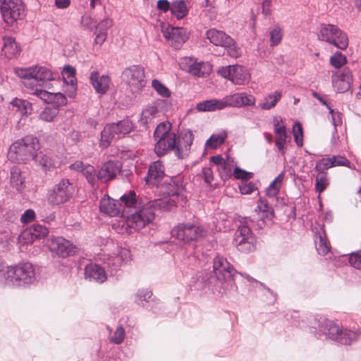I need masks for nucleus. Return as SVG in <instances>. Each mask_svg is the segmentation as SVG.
Masks as SVG:
<instances>
[{
  "label": "nucleus",
  "instance_id": "nucleus-52",
  "mask_svg": "<svg viewBox=\"0 0 361 361\" xmlns=\"http://www.w3.org/2000/svg\"><path fill=\"white\" fill-rule=\"evenodd\" d=\"M331 161L334 164L335 166H347L351 169V163L350 161L343 156L341 155H334L330 157Z\"/></svg>",
  "mask_w": 361,
  "mask_h": 361
},
{
  "label": "nucleus",
  "instance_id": "nucleus-29",
  "mask_svg": "<svg viewBox=\"0 0 361 361\" xmlns=\"http://www.w3.org/2000/svg\"><path fill=\"white\" fill-rule=\"evenodd\" d=\"M314 242L317 251L320 255H325L330 251V245L327 240L324 225L315 231Z\"/></svg>",
  "mask_w": 361,
  "mask_h": 361
},
{
  "label": "nucleus",
  "instance_id": "nucleus-41",
  "mask_svg": "<svg viewBox=\"0 0 361 361\" xmlns=\"http://www.w3.org/2000/svg\"><path fill=\"white\" fill-rule=\"evenodd\" d=\"M152 87L160 97L169 98L171 95L170 90L158 79L152 80Z\"/></svg>",
  "mask_w": 361,
  "mask_h": 361
},
{
  "label": "nucleus",
  "instance_id": "nucleus-15",
  "mask_svg": "<svg viewBox=\"0 0 361 361\" xmlns=\"http://www.w3.org/2000/svg\"><path fill=\"white\" fill-rule=\"evenodd\" d=\"M217 73L221 77L238 85L245 84L250 79V75L247 70L238 64L221 67L218 69Z\"/></svg>",
  "mask_w": 361,
  "mask_h": 361
},
{
  "label": "nucleus",
  "instance_id": "nucleus-5",
  "mask_svg": "<svg viewBox=\"0 0 361 361\" xmlns=\"http://www.w3.org/2000/svg\"><path fill=\"white\" fill-rule=\"evenodd\" d=\"M193 140L194 135L190 130L182 131L178 137L169 135L166 138L156 140L154 152L161 157L173 151L178 159H183L189 156Z\"/></svg>",
  "mask_w": 361,
  "mask_h": 361
},
{
  "label": "nucleus",
  "instance_id": "nucleus-17",
  "mask_svg": "<svg viewBox=\"0 0 361 361\" xmlns=\"http://www.w3.org/2000/svg\"><path fill=\"white\" fill-rule=\"evenodd\" d=\"M21 0H2L0 5V11L4 22L13 25L17 20L20 19Z\"/></svg>",
  "mask_w": 361,
  "mask_h": 361
},
{
  "label": "nucleus",
  "instance_id": "nucleus-25",
  "mask_svg": "<svg viewBox=\"0 0 361 361\" xmlns=\"http://www.w3.org/2000/svg\"><path fill=\"white\" fill-rule=\"evenodd\" d=\"M121 164L114 161L105 162L97 172V179L102 183H106L114 179L121 171Z\"/></svg>",
  "mask_w": 361,
  "mask_h": 361
},
{
  "label": "nucleus",
  "instance_id": "nucleus-3",
  "mask_svg": "<svg viewBox=\"0 0 361 361\" xmlns=\"http://www.w3.org/2000/svg\"><path fill=\"white\" fill-rule=\"evenodd\" d=\"M126 206V224L129 228L139 231L150 224L155 218L159 207L152 200L146 197H137L135 191L130 190L121 197Z\"/></svg>",
  "mask_w": 361,
  "mask_h": 361
},
{
  "label": "nucleus",
  "instance_id": "nucleus-59",
  "mask_svg": "<svg viewBox=\"0 0 361 361\" xmlns=\"http://www.w3.org/2000/svg\"><path fill=\"white\" fill-rule=\"evenodd\" d=\"M50 103L54 104L56 106H63L67 103V99L65 95L61 92L53 93L52 99Z\"/></svg>",
  "mask_w": 361,
  "mask_h": 361
},
{
  "label": "nucleus",
  "instance_id": "nucleus-23",
  "mask_svg": "<svg viewBox=\"0 0 361 361\" xmlns=\"http://www.w3.org/2000/svg\"><path fill=\"white\" fill-rule=\"evenodd\" d=\"M69 168L72 170L80 172L85 177L92 188H94L97 187V182L99 181V180L97 179V173L93 166L84 164L80 161H76L71 164Z\"/></svg>",
  "mask_w": 361,
  "mask_h": 361
},
{
  "label": "nucleus",
  "instance_id": "nucleus-31",
  "mask_svg": "<svg viewBox=\"0 0 361 361\" xmlns=\"http://www.w3.org/2000/svg\"><path fill=\"white\" fill-rule=\"evenodd\" d=\"M106 256L116 273L120 269L122 264L130 261L131 257L130 250L126 248H121L118 255Z\"/></svg>",
  "mask_w": 361,
  "mask_h": 361
},
{
  "label": "nucleus",
  "instance_id": "nucleus-40",
  "mask_svg": "<svg viewBox=\"0 0 361 361\" xmlns=\"http://www.w3.org/2000/svg\"><path fill=\"white\" fill-rule=\"evenodd\" d=\"M11 182L13 188L21 192L23 189V177L21 171L17 167H13L11 171Z\"/></svg>",
  "mask_w": 361,
  "mask_h": 361
},
{
  "label": "nucleus",
  "instance_id": "nucleus-42",
  "mask_svg": "<svg viewBox=\"0 0 361 361\" xmlns=\"http://www.w3.org/2000/svg\"><path fill=\"white\" fill-rule=\"evenodd\" d=\"M188 63V72L194 76L201 77L204 75L202 67L204 66L203 62L194 61L192 58L185 59Z\"/></svg>",
  "mask_w": 361,
  "mask_h": 361
},
{
  "label": "nucleus",
  "instance_id": "nucleus-62",
  "mask_svg": "<svg viewBox=\"0 0 361 361\" xmlns=\"http://www.w3.org/2000/svg\"><path fill=\"white\" fill-rule=\"evenodd\" d=\"M202 173L204 182L207 184H210L214 179L213 171L212 169L209 167H204L202 170Z\"/></svg>",
  "mask_w": 361,
  "mask_h": 361
},
{
  "label": "nucleus",
  "instance_id": "nucleus-37",
  "mask_svg": "<svg viewBox=\"0 0 361 361\" xmlns=\"http://www.w3.org/2000/svg\"><path fill=\"white\" fill-rule=\"evenodd\" d=\"M170 11L173 16L180 20L188 15V9L184 0H175L171 3Z\"/></svg>",
  "mask_w": 361,
  "mask_h": 361
},
{
  "label": "nucleus",
  "instance_id": "nucleus-57",
  "mask_svg": "<svg viewBox=\"0 0 361 361\" xmlns=\"http://www.w3.org/2000/svg\"><path fill=\"white\" fill-rule=\"evenodd\" d=\"M255 104V97L246 92H241L240 107L245 106H254Z\"/></svg>",
  "mask_w": 361,
  "mask_h": 361
},
{
  "label": "nucleus",
  "instance_id": "nucleus-39",
  "mask_svg": "<svg viewBox=\"0 0 361 361\" xmlns=\"http://www.w3.org/2000/svg\"><path fill=\"white\" fill-rule=\"evenodd\" d=\"M227 137V133L225 130L217 134H213L206 141L205 145L208 147L215 149L221 145Z\"/></svg>",
  "mask_w": 361,
  "mask_h": 361
},
{
  "label": "nucleus",
  "instance_id": "nucleus-13",
  "mask_svg": "<svg viewBox=\"0 0 361 361\" xmlns=\"http://www.w3.org/2000/svg\"><path fill=\"white\" fill-rule=\"evenodd\" d=\"M73 193V184L69 179L63 178L48 191L47 200L51 204L60 205L68 202Z\"/></svg>",
  "mask_w": 361,
  "mask_h": 361
},
{
  "label": "nucleus",
  "instance_id": "nucleus-27",
  "mask_svg": "<svg viewBox=\"0 0 361 361\" xmlns=\"http://www.w3.org/2000/svg\"><path fill=\"white\" fill-rule=\"evenodd\" d=\"M90 80L97 93L104 94L109 89L111 79L107 75H100L97 71H94L90 73Z\"/></svg>",
  "mask_w": 361,
  "mask_h": 361
},
{
  "label": "nucleus",
  "instance_id": "nucleus-10",
  "mask_svg": "<svg viewBox=\"0 0 361 361\" xmlns=\"http://www.w3.org/2000/svg\"><path fill=\"white\" fill-rule=\"evenodd\" d=\"M115 274L106 255H101L96 262H90L85 267V279L99 283L106 281L109 275L113 276Z\"/></svg>",
  "mask_w": 361,
  "mask_h": 361
},
{
  "label": "nucleus",
  "instance_id": "nucleus-19",
  "mask_svg": "<svg viewBox=\"0 0 361 361\" xmlns=\"http://www.w3.org/2000/svg\"><path fill=\"white\" fill-rule=\"evenodd\" d=\"M145 69L140 65H133L122 73L123 80L130 86L142 89L145 86Z\"/></svg>",
  "mask_w": 361,
  "mask_h": 361
},
{
  "label": "nucleus",
  "instance_id": "nucleus-50",
  "mask_svg": "<svg viewBox=\"0 0 361 361\" xmlns=\"http://www.w3.org/2000/svg\"><path fill=\"white\" fill-rule=\"evenodd\" d=\"M332 167H334V164L331 161L330 157L322 158L317 161L315 165V170L319 173H326V170H328Z\"/></svg>",
  "mask_w": 361,
  "mask_h": 361
},
{
  "label": "nucleus",
  "instance_id": "nucleus-6",
  "mask_svg": "<svg viewBox=\"0 0 361 361\" xmlns=\"http://www.w3.org/2000/svg\"><path fill=\"white\" fill-rule=\"evenodd\" d=\"M56 77V74L44 66H35L24 68V86L27 87L28 85L36 82L35 88L31 87L33 92L30 94L36 95L46 103L51 102L53 93L39 88V87H42L45 82L54 80Z\"/></svg>",
  "mask_w": 361,
  "mask_h": 361
},
{
  "label": "nucleus",
  "instance_id": "nucleus-32",
  "mask_svg": "<svg viewBox=\"0 0 361 361\" xmlns=\"http://www.w3.org/2000/svg\"><path fill=\"white\" fill-rule=\"evenodd\" d=\"M196 109L198 111H215L225 109L224 99H211L199 102Z\"/></svg>",
  "mask_w": 361,
  "mask_h": 361
},
{
  "label": "nucleus",
  "instance_id": "nucleus-38",
  "mask_svg": "<svg viewBox=\"0 0 361 361\" xmlns=\"http://www.w3.org/2000/svg\"><path fill=\"white\" fill-rule=\"evenodd\" d=\"M281 97L282 94L279 91L270 93L264 98L262 102L259 104V107L262 110H269L276 105Z\"/></svg>",
  "mask_w": 361,
  "mask_h": 361
},
{
  "label": "nucleus",
  "instance_id": "nucleus-60",
  "mask_svg": "<svg viewBox=\"0 0 361 361\" xmlns=\"http://www.w3.org/2000/svg\"><path fill=\"white\" fill-rule=\"evenodd\" d=\"M239 190L243 195H250L257 190V188L252 183H242L239 185Z\"/></svg>",
  "mask_w": 361,
  "mask_h": 361
},
{
  "label": "nucleus",
  "instance_id": "nucleus-35",
  "mask_svg": "<svg viewBox=\"0 0 361 361\" xmlns=\"http://www.w3.org/2000/svg\"><path fill=\"white\" fill-rule=\"evenodd\" d=\"M255 211L259 215H262L263 218H266L267 220H271L274 216V209L266 199L260 198L258 200Z\"/></svg>",
  "mask_w": 361,
  "mask_h": 361
},
{
  "label": "nucleus",
  "instance_id": "nucleus-64",
  "mask_svg": "<svg viewBox=\"0 0 361 361\" xmlns=\"http://www.w3.org/2000/svg\"><path fill=\"white\" fill-rule=\"evenodd\" d=\"M62 74L64 78L75 77L76 70L71 65H66L63 68Z\"/></svg>",
  "mask_w": 361,
  "mask_h": 361
},
{
  "label": "nucleus",
  "instance_id": "nucleus-58",
  "mask_svg": "<svg viewBox=\"0 0 361 361\" xmlns=\"http://www.w3.org/2000/svg\"><path fill=\"white\" fill-rule=\"evenodd\" d=\"M112 25V20L109 18H105L97 23L96 25V31H104L107 33L108 29H109Z\"/></svg>",
  "mask_w": 361,
  "mask_h": 361
},
{
  "label": "nucleus",
  "instance_id": "nucleus-56",
  "mask_svg": "<svg viewBox=\"0 0 361 361\" xmlns=\"http://www.w3.org/2000/svg\"><path fill=\"white\" fill-rule=\"evenodd\" d=\"M329 114L331 115L334 133H336L337 127L342 124V114L339 111H334L333 109H330Z\"/></svg>",
  "mask_w": 361,
  "mask_h": 361
},
{
  "label": "nucleus",
  "instance_id": "nucleus-22",
  "mask_svg": "<svg viewBox=\"0 0 361 361\" xmlns=\"http://www.w3.org/2000/svg\"><path fill=\"white\" fill-rule=\"evenodd\" d=\"M165 176V168L161 161L152 163L148 169L147 175L145 178V182L149 185H156L161 183V180Z\"/></svg>",
  "mask_w": 361,
  "mask_h": 361
},
{
  "label": "nucleus",
  "instance_id": "nucleus-12",
  "mask_svg": "<svg viewBox=\"0 0 361 361\" xmlns=\"http://www.w3.org/2000/svg\"><path fill=\"white\" fill-rule=\"evenodd\" d=\"M207 38L215 46L224 47L228 56L238 58L241 55V49L235 42L225 32L216 29L208 30Z\"/></svg>",
  "mask_w": 361,
  "mask_h": 361
},
{
  "label": "nucleus",
  "instance_id": "nucleus-18",
  "mask_svg": "<svg viewBox=\"0 0 361 361\" xmlns=\"http://www.w3.org/2000/svg\"><path fill=\"white\" fill-rule=\"evenodd\" d=\"M50 251L60 257L66 258L75 254L78 248L63 237H54L49 241Z\"/></svg>",
  "mask_w": 361,
  "mask_h": 361
},
{
  "label": "nucleus",
  "instance_id": "nucleus-44",
  "mask_svg": "<svg viewBox=\"0 0 361 361\" xmlns=\"http://www.w3.org/2000/svg\"><path fill=\"white\" fill-rule=\"evenodd\" d=\"M35 268L30 262H24V284H30L35 281Z\"/></svg>",
  "mask_w": 361,
  "mask_h": 361
},
{
  "label": "nucleus",
  "instance_id": "nucleus-28",
  "mask_svg": "<svg viewBox=\"0 0 361 361\" xmlns=\"http://www.w3.org/2000/svg\"><path fill=\"white\" fill-rule=\"evenodd\" d=\"M135 302L146 310L153 311L155 313L156 311L152 306L151 307L150 304H159L157 300L152 298V292L148 288H140L137 290L135 294Z\"/></svg>",
  "mask_w": 361,
  "mask_h": 361
},
{
  "label": "nucleus",
  "instance_id": "nucleus-1",
  "mask_svg": "<svg viewBox=\"0 0 361 361\" xmlns=\"http://www.w3.org/2000/svg\"><path fill=\"white\" fill-rule=\"evenodd\" d=\"M213 269L201 278L202 286L213 293L228 298L236 297L238 288L235 282L236 274L241 276L224 256L217 255L213 259Z\"/></svg>",
  "mask_w": 361,
  "mask_h": 361
},
{
  "label": "nucleus",
  "instance_id": "nucleus-21",
  "mask_svg": "<svg viewBox=\"0 0 361 361\" xmlns=\"http://www.w3.org/2000/svg\"><path fill=\"white\" fill-rule=\"evenodd\" d=\"M164 35L175 49H179L188 39L187 30L182 27H169L166 28Z\"/></svg>",
  "mask_w": 361,
  "mask_h": 361
},
{
  "label": "nucleus",
  "instance_id": "nucleus-33",
  "mask_svg": "<svg viewBox=\"0 0 361 361\" xmlns=\"http://www.w3.org/2000/svg\"><path fill=\"white\" fill-rule=\"evenodd\" d=\"M159 114L157 106L155 104H149L143 109L139 122L142 126H147Z\"/></svg>",
  "mask_w": 361,
  "mask_h": 361
},
{
  "label": "nucleus",
  "instance_id": "nucleus-30",
  "mask_svg": "<svg viewBox=\"0 0 361 361\" xmlns=\"http://www.w3.org/2000/svg\"><path fill=\"white\" fill-rule=\"evenodd\" d=\"M3 41L1 54L8 59L16 57L20 51V47L16 43L15 39L12 37H4Z\"/></svg>",
  "mask_w": 361,
  "mask_h": 361
},
{
  "label": "nucleus",
  "instance_id": "nucleus-54",
  "mask_svg": "<svg viewBox=\"0 0 361 361\" xmlns=\"http://www.w3.org/2000/svg\"><path fill=\"white\" fill-rule=\"evenodd\" d=\"M171 123L169 121H164L159 123L154 131V137L156 138L157 136H159L160 134L163 133L169 132V130H171Z\"/></svg>",
  "mask_w": 361,
  "mask_h": 361
},
{
  "label": "nucleus",
  "instance_id": "nucleus-4",
  "mask_svg": "<svg viewBox=\"0 0 361 361\" xmlns=\"http://www.w3.org/2000/svg\"><path fill=\"white\" fill-rule=\"evenodd\" d=\"M157 190L159 195L164 198L152 201L159 210L169 211L173 207H183L186 204L185 188L180 176L166 177L158 185Z\"/></svg>",
  "mask_w": 361,
  "mask_h": 361
},
{
  "label": "nucleus",
  "instance_id": "nucleus-46",
  "mask_svg": "<svg viewBox=\"0 0 361 361\" xmlns=\"http://www.w3.org/2000/svg\"><path fill=\"white\" fill-rule=\"evenodd\" d=\"M126 337V331L122 325H118L116 330L109 336V341L114 344H121Z\"/></svg>",
  "mask_w": 361,
  "mask_h": 361
},
{
  "label": "nucleus",
  "instance_id": "nucleus-16",
  "mask_svg": "<svg viewBox=\"0 0 361 361\" xmlns=\"http://www.w3.org/2000/svg\"><path fill=\"white\" fill-rule=\"evenodd\" d=\"M353 81V73L348 67H344L341 71H332V86L338 93H344L348 91L351 87Z\"/></svg>",
  "mask_w": 361,
  "mask_h": 361
},
{
  "label": "nucleus",
  "instance_id": "nucleus-9",
  "mask_svg": "<svg viewBox=\"0 0 361 361\" xmlns=\"http://www.w3.org/2000/svg\"><path fill=\"white\" fill-rule=\"evenodd\" d=\"M134 128L133 122L129 119H123L117 123L107 124L101 132L100 146L108 147L112 140L120 139L130 133Z\"/></svg>",
  "mask_w": 361,
  "mask_h": 361
},
{
  "label": "nucleus",
  "instance_id": "nucleus-36",
  "mask_svg": "<svg viewBox=\"0 0 361 361\" xmlns=\"http://www.w3.org/2000/svg\"><path fill=\"white\" fill-rule=\"evenodd\" d=\"M241 276L246 279L247 282L250 283H256L257 285H259L262 288V290H264L265 293H264V295L267 297V299L269 300V302L274 303L276 300V294L271 290L269 287H267L264 283L260 282L257 281V279H254L249 274L246 273H240Z\"/></svg>",
  "mask_w": 361,
  "mask_h": 361
},
{
  "label": "nucleus",
  "instance_id": "nucleus-45",
  "mask_svg": "<svg viewBox=\"0 0 361 361\" xmlns=\"http://www.w3.org/2000/svg\"><path fill=\"white\" fill-rule=\"evenodd\" d=\"M224 106L240 108L241 92L226 95L224 98Z\"/></svg>",
  "mask_w": 361,
  "mask_h": 361
},
{
  "label": "nucleus",
  "instance_id": "nucleus-7",
  "mask_svg": "<svg viewBox=\"0 0 361 361\" xmlns=\"http://www.w3.org/2000/svg\"><path fill=\"white\" fill-rule=\"evenodd\" d=\"M253 224V220L248 217H242L239 221V225L233 236V244L242 253L248 254L256 250L257 240L252 231Z\"/></svg>",
  "mask_w": 361,
  "mask_h": 361
},
{
  "label": "nucleus",
  "instance_id": "nucleus-34",
  "mask_svg": "<svg viewBox=\"0 0 361 361\" xmlns=\"http://www.w3.org/2000/svg\"><path fill=\"white\" fill-rule=\"evenodd\" d=\"M8 159L15 163H20L23 160V139L18 140L11 145Z\"/></svg>",
  "mask_w": 361,
  "mask_h": 361
},
{
  "label": "nucleus",
  "instance_id": "nucleus-51",
  "mask_svg": "<svg viewBox=\"0 0 361 361\" xmlns=\"http://www.w3.org/2000/svg\"><path fill=\"white\" fill-rule=\"evenodd\" d=\"M293 133L295 144L298 147H301L303 144L302 141V127L299 123H295L293 127Z\"/></svg>",
  "mask_w": 361,
  "mask_h": 361
},
{
  "label": "nucleus",
  "instance_id": "nucleus-26",
  "mask_svg": "<svg viewBox=\"0 0 361 361\" xmlns=\"http://www.w3.org/2000/svg\"><path fill=\"white\" fill-rule=\"evenodd\" d=\"M48 233V228L41 224L24 227V245L32 243L37 239L44 238Z\"/></svg>",
  "mask_w": 361,
  "mask_h": 361
},
{
  "label": "nucleus",
  "instance_id": "nucleus-61",
  "mask_svg": "<svg viewBox=\"0 0 361 361\" xmlns=\"http://www.w3.org/2000/svg\"><path fill=\"white\" fill-rule=\"evenodd\" d=\"M280 187L275 183L274 180L269 184V187L267 188L266 193L267 195L270 197H275L279 192Z\"/></svg>",
  "mask_w": 361,
  "mask_h": 361
},
{
  "label": "nucleus",
  "instance_id": "nucleus-8",
  "mask_svg": "<svg viewBox=\"0 0 361 361\" xmlns=\"http://www.w3.org/2000/svg\"><path fill=\"white\" fill-rule=\"evenodd\" d=\"M172 237L183 242L189 243L197 242L207 235V229L199 223L183 222L173 228L171 231Z\"/></svg>",
  "mask_w": 361,
  "mask_h": 361
},
{
  "label": "nucleus",
  "instance_id": "nucleus-14",
  "mask_svg": "<svg viewBox=\"0 0 361 361\" xmlns=\"http://www.w3.org/2000/svg\"><path fill=\"white\" fill-rule=\"evenodd\" d=\"M40 148L38 139L33 135L24 137V160L37 159L44 170L49 169L52 165L51 159L46 155L37 152Z\"/></svg>",
  "mask_w": 361,
  "mask_h": 361
},
{
  "label": "nucleus",
  "instance_id": "nucleus-11",
  "mask_svg": "<svg viewBox=\"0 0 361 361\" xmlns=\"http://www.w3.org/2000/svg\"><path fill=\"white\" fill-rule=\"evenodd\" d=\"M317 37L319 40L328 42L341 50L348 46L347 35L333 24H322Z\"/></svg>",
  "mask_w": 361,
  "mask_h": 361
},
{
  "label": "nucleus",
  "instance_id": "nucleus-2",
  "mask_svg": "<svg viewBox=\"0 0 361 361\" xmlns=\"http://www.w3.org/2000/svg\"><path fill=\"white\" fill-rule=\"evenodd\" d=\"M307 326L319 339H330L341 345H349L357 342L361 336V330L343 327L320 314L306 317Z\"/></svg>",
  "mask_w": 361,
  "mask_h": 361
},
{
  "label": "nucleus",
  "instance_id": "nucleus-43",
  "mask_svg": "<svg viewBox=\"0 0 361 361\" xmlns=\"http://www.w3.org/2000/svg\"><path fill=\"white\" fill-rule=\"evenodd\" d=\"M330 64L336 69L339 71L347 63V58L341 51L335 52L329 59Z\"/></svg>",
  "mask_w": 361,
  "mask_h": 361
},
{
  "label": "nucleus",
  "instance_id": "nucleus-49",
  "mask_svg": "<svg viewBox=\"0 0 361 361\" xmlns=\"http://www.w3.org/2000/svg\"><path fill=\"white\" fill-rule=\"evenodd\" d=\"M59 110L57 108L46 107L40 114V118L46 122H51L58 115Z\"/></svg>",
  "mask_w": 361,
  "mask_h": 361
},
{
  "label": "nucleus",
  "instance_id": "nucleus-47",
  "mask_svg": "<svg viewBox=\"0 0 361 361\" xmlns=\"http://www.w3.org/2000/svg\"><path fill=\"white\" fill-rule=\"evenodd\" d=\"M329 185L326 173H319L315 181V190L319 194L322 193Z\"/></svg>",
  "mask_w": 361,
  "mask_h": 361
},
{
  "label": "nucleus",
  "instance_id": "nucleus-24",
  "mask_svg": "<svg viewBox=\"0 0 361 361\" xmlns=\"http://www.w3.org/2000/svg\"><path fill=\"white\" fill-rule=\"evenodd\" d=\"M23 282V265L18 264L8 267L5 271V279L2 283L11 287H19Z\"/></svg>",
  "mask_w": 361,
  "mask_h": 361
},
{
  "label": "nucleus",
  "instance_id": "nucleus-20",
  "mask_svg": "<svg viewBox=\"0 0 361 361\" xmlns=\"http://www.w3.org/2000/svg\"><path fill=\"white\" fill-rule=\"evenodd\" d=\"M99 209L110 216H126V206L120 201L111 198L109 195H104L100 200Z\"/></svg>",
  "mask_w": 361,
  "mask_h": 361
},
{
  "label": "nucleus",
  "instance_id": "nucleus-63",
  "mask_svg": "<svg viewBox=\"0 0 361 361\" xmlns=\"http://www.w3.org/2000/svg\"><path fill=\"white\" fill-rule=\"evenodd\" d=\"M171 3L168 0H158L157 2V8L158 10L166 13L171 11Z\"/></svg>",
  "mask_w": 361,
  "mask_h": 361
},
{
  "label": "nucleus",
  "instance_id": "nucleus-53",
  "mask_svg": "<svg viewBox=\"0 0 361 361\" xmlns=\"http://www.w3.org/2000/svg\"><path fill=\"white\" fill-rule=\"evenodd\" d=\"M349 263L354 268L361 270V250L350 254Z\"/></svg>",
  "mask_w": 361,
  "mask_h": 361
},
{
  "label": "nucleus",
  "instance_id": "nucleus-48",
  "mask_svg": "<svg viewBox=\"0 0 361 361\" xmlns=\"http://www.w3.org/2000/svg\"><path fill=\"white\" fill-rule=\"evenodd\" d=\"M282 37L281 27L279 25H275L270 30L271 46L275 47L278 45L281 42Z\"/></svg>",
  "mask_w": 361,
  "mask_h": 361
},
{
  "label": "nucleus",
  "instance_id": "nucleus-55",
  "mask_svg": "<svg viewBox=\"0 0 361 361\" xmlns=\"http://www.w3.org/2000/svg\"><path fill=\"white\" fill-rule=\"evenodd\" d=\"M233 175L236 179H240L245 181L250 179L253 176L252 173L247 172L238 166L234 169Z\"/></svg>",
  "mask_w": 361,
  "mask_h": 361
}]
</instances>
